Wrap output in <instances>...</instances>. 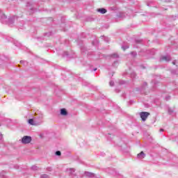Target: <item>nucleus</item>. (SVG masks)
Wrapping results in <instances>:
<instances>
[{
  "label": "nucleus",
  "mask_w": 178,
  "mask_h": 178,
  "mask_svg": "<svg viewBox=\"0 0 178 178\" xmlns=\"http://www.w3.org/2000/svg\"><path fill=\"white\" fill-rule=\"evenodd\" d=\"M31 136H25L22 138V144H30L31 143Z\"/></svg>",
  "instance_id": "obj_1"
},
{
  "label": "nucleus",
  "mask_w": 178,
  "mask_h": 178,
  "mask_svg": "<svg viewBox=\"0 0 178 178\" xmlns=\"http://www.w3.org/2000/svg\"><path fill=\"white\" fill-rule=\"evenodd\" d=\"M140 116L143 122H145L147 120L148 116H149V113L148 112H141L140 113Z\"/></svg>",
  "instance_id": "obj_2"
},
{
  "label": "nucleus",
  "mask_w": 178,
  "mask_h": 178,
  "mask_svg": "<svg viewBox=\"0 0 178 178\" xmlns=\"http://www.w3.org/2000/svg\"><path fill=\"white\" fill-rule=\"evenodd\" d=\"M160 60H165V62H169V60H170V56H163L161 57Z\"/></svg>",
  "instance_id": "obj_3"
},
{
  "label": "nucleus",
  "mask_w": 178,
  "mask_h": 178,
  "mask_svg": "<svg viewBox=\"0 0 178 178\" xmlns=\"http://www.w3.org/2000/svg\"><path fill=\"white\" fill-rule=\"evenodd\" d=\"M137 157L138 159H144L145 158V154H144V152H141L140 153L138 154Z\"/></svg>",
  "instance_id": "obj_4"
},
{
  "label": "nucleus",
  "mask_w": 178,
  "mask_h": 178,
  "mask_svg": "<svg viewBox=\"0 0 178 178\" xmlns=\"http://www.w3.org/2000/svg\"><path fill=\"white\" fill-rule=\"evenodd\" d=\"M97 12H99V13H102V15H105V13H106L107 10L105 8H99V9H97Z\"/></svg>",
  "instance_id": "obj_5"
},
{
  "label": "nucleus",
  "mask_w": 178,
  "mask_h": 178,
  "mask_svg": "<svg viewBox=\"0 0 178 178\" xmlns=\"http://www.w3.org/2000/svg\"><path fill=\"white\" fill-rule=\"evenodd\" d=\"M60 115H62L63 116H66V115H67V111H66V108L60 109Z\"/></svg>",
  "instance_id": "obj_6"
},
{
  "label": "nucleus",
  "mask_w": 178,
  "mask_h": 178,
  "mask_svg": "<svg viewBox=\"0 0 178 178\" xmlns=\"http://www.w3.org/2000/svg\"><path fill=\"white\" fill-rule=\"evenodd\" d=\"M85 175H86V176H87L88 177L95 178V175H94L93 173L88 172H85Z\"/></svg>",
  "instance_id": "obj_7"
},
{
  "label": "nucleus",
  "mask_w": 178,
  "mask_h": 178,
  "mask_svg": "<svg viewBox=\"0 0 178 178\" xmlns=\"http://www.w3.org/2000/svg\"><path fill=\"white\" fill-rule=\"evenodd\" d=\"M28 122L29 124H31V126H35V124L34 123V120L33 119H29L28 120Z\"/></svg>",
  "instance_id": "obj_8"
},
{
  "label": "nucleus",
  "mask_w": 178,
  "mask_h": 178,
  "mask_svg": "<svg viewBox=\"0 0 178 178\" xmlns=\"http://www.w3.org/2000/svg\"><path fill=\"white\" fill-rule=\"evenodd\" d=\"M129 48V44H125L124 46H122V49H123V51H126V49H128Z\"/></svg>",
  "instance_id": "obj_9"
},
{
  "label": "nucleus",
  "mask_w": 178,
  "mask_h": 178,
  "mask_svg": "<svg viewBox=\"0 0 178 178\" xmlns=\"http://www.w3.org/2000/svg\"><path fill=\"white\" fill-rule=\"evenodd\" d=\"M111 58H119V55H118V54H111Z\"/></svg>",
  "instance_id": "obj_10"
},
{
  "label": "nucleus",
  "mask_w": 178,
  "mask_h": 178,
  "mask_svg": "<svg viewBox=\"0 0 178 178\" xmlns=\"http://www.w3.org/2000/svg\"><path fill=\"white\" fill-rule=\"evenodd\" d=\"M31 169H32L33 170H38V167L36 166V165H33V166L31 167Z\"/></svg>",
  "instance_id": "obj_11"
},
{
  "label": "nucleus",
  "mask_w": 178,
  "mask_h": 178,
  "mask_svg": "<svg viewBox=\"0 0 178 178\" xmlns=\"http://www.w3.org/2000/svg\"><path fill=\"white\" fill-rule=\"evenodd\" d=\"M56 155L57 156H60V155H62V153L60 152V151H56Z\"/></svg>",
  "instance_id": "obj_12"
},
{
  "label": "nucleus",
  "mask_w": 178,
  "mask_h": 178,
  "mask_svg": "<svg viewBox=\"0 0 178 178\" xmlns=\"http://www.w3.org/2000/svg\"><path fill=\"white\" fill-rule=\"evenodd\" d=\"M145 87H147V83L146 82H145L143 83V86L141 87V90H144L145 88Z\"/></svg>",
  "instance_id": "obj_13"
},
{
  "label": "nucleus",
  "mask_w": 178,
  "mask_h": 178,
  "mask_svg": "<svg viewBox=\"0 0 178 178\" xmlns=\"http://www.w3.org/2000/svg\"><path fill=\"white\" fill-rule=\"evenodd\" d=\"M40 178H49V176H48L47 175H42L40 176Z\"/></svg>",
  "instance_id": "obj_14"
},
{
  "label": "nucleus",
  "mask_w": 178,
  "mask_h": 178,
  "mask_svg": "<svg viewBox=\"0 0 178 178\" xmlns=\"http://www.w3.org/2000/svg\"><path fill=\"white\" fill-rule=\"evenodd\" d=\"M168 113L169 115H172V113H173V110L172 108H168Z\"/></svg>",
  "instance_id": "obj_15"
},
{
  "label": "nucleus",
  "mask_w": 178,
  "mask_h": 178,
  "mask_svg": "<svg viewBox=\"0 0 178 178\" xmlns=\"http://www.w3.org/2000/svg\"><path fill=\"white\" fill-rule=\"evenodd\" d=\"M109 84H110L111 87H113V86H115V82L111 81H110Z\"/></svg>",
  "instance_id": "obj_16"
},
{
  "label": "nucleus",
  "mask_w": 178,
  "mask_h": 178,
  "mask_svg": "<svg viewBox=\"0 0 178 178\" xmlns=\"http://www.w3.org/2000/svg\"><path fill=\"white\" fill-rule=\"evenodd\" d=\"M9 23H10V24H13V19H9Z\"/></svg>",
  "instance_id": "obj_17"
},
{
  "label": "nucleus",
  "mask_w": 178,
  "mask_h": 178,
  "mask_svg": "<svg viewBox=\"0 0 178 178\" xmlns=\"http://www.w3.org/2000/svg\"><path fill=\"white\" fill-rule=\"evenodd\" d=\"M136 44H140V42H141V40H136Z\"/></svg>",
  "instance_id": "obj_18"
},
{
  "label": "nucleus",
  "mask_w": 178,
  "mask_h": 178,
  "mask_svg": "<svg viewBox=\"0 0 178 178\" xmlns=\"http://www.w3.org/2000/svg\"><path fill=\"white\" fill-rule=\"evenodd\" d=\"M47 170L49 172H51L52 171V168H51V167L47 168Z\"/></svg>",
  "instance_id": "obj_19"
},
{
  "label": "nucleus",
  "mask_w": 178,
  "mask_h": 178,
  "mask_svg": "<svg viewBox=\"0 0 178 178\" xmlns=\"http://www.w3.org/2000/svg\"><path fill=\"white\" fill-rule=\"evenodd\" d=\"M169 99H170V96H168L165 97L166 101H169Z\"/></svg>",
  "instance_id": "obj_20"
},
{
  "label": "nucleus",
  "mask_w": 178,
  "mask_h": 178,
  "mask_svg": "<svg viewBox=\"0 0 178 178\" xmlns=\"http://www.w3.org/2000/svg\"><path fill=\"white\" fill-rule=\"evenodd\" d=\"M1 17L2 19H6V15H5V14H3Z\"/></svg>",
  "instance_id": "obj_21"
},
{
  "label": "nucleus",
  "mask_w": 178,
  "mask_h": 178,
  "mask_svg": "<svg viewBox=\"0 0 178 178\" xmlns=\"http://www.w3.org/2000/svg\"><path fill=\"white\" fill-rule=\"evenodd\" d=\"M38 118H39V119H40V120H42L43 116H42V115H40Z\"/></svg>",
  "instance_id": "obj_22"
},
{
  "label": "nucleus",
  "mask_w": 178,
  "mask_h": 178,
  "mask_svg": "<svg viewBox=\"0 0 178 178\" xmlns=\"http://www.w3.org/2000/svg\"><path fill=\"white\" fill-rule=\"evenodd\" d=\"M70 170L71 171V173H73V172H74V168H70Z\"/></svg>",
  "instance_id": "obj_23"
},
{
  "label": "nucleus",
  "mask_w": 178,
  "mask_h": 178,
  "mask_svg": "<svg viewBox=\"0 0 178 178\" xmlns=\"http://www.w3.org/2000/svg\"><path fill=\"white\" fill-rule=\"evenodd\" d=\"M3 138V136L2 134H0V140H2Z\"/></svg>",
  "instance_id": "obj_24"
},
{
  "label": "nucleus",
  "mask_w": 178,
  "mask_h": 178,
  "mask_svg": "<svg viewBox=\"0 0 178 178\" xmlns=\"http://www.w3.org/2000/svg\"><path fill=\"white\" fill-rule=\"evenodd\" d=\"M20 63H26V65H27V62H25V61H23V60H21Z\"/></svg>",
  "instance_id": "obj_25"
},
{
  "label": "nucleus",
  "mask_w": 178,
  "mask_h": 178,
  "mask_svg": "<svg viewBox=\"0 0 178 178\" xmlns=\"http://www.w3.org/2000/svg\"><path fill=\"white\" fill-rule=\"evenodd\" d=\"M131 54H132V55H137V53H136V52H132Z\"/></svg>",
  "instance_id": "obj_26"
},
{
  "label": "nucleus",
  "mask_w": 178,
  "mask_h": 178,
  "mask_svg": "<svg viewBox=\"0 0 178 178\" xmlns=\"http://www.w3.org/2000/svg\"><path fill=\"white\" fill-rule=\"evenodd\" d=\"M172 63H173L174 65H176V61H173Z\"/></svg>",
  "instance_id": "obj_27"
},
{
  "label": "nucleus",
  "mask_w": 178,
  "mask_h": 178,
  "mask_svg": "<svg viewBox=\"0 0 178 178\" xmlns=\"http://www.w3.org/2000/svg\"><path fill=\"white\" fill-rule=\"evenodd\" d=\"M65 55H69V54L67 53V51L65 52Z\"/></svg>",
  "instance_id": "obj_28"
},
{
  "label": "nucleus",
  "mask_w": 178,
  "mask_h": 178,
  "mask_svg": "<svg viewBox=\"0 0 178 178\" xmlns=\"http://www.w3.org/2000/svg\"><path fill=\"white\" fill-rule=\"evenodd\" d=\"M160 131H163V129H160Z\"/></svg>",
  "instance_id": "obj_29"
},
{
  "label": "nucleus",
  "mask_w": 178,
  "mask_h": 178,
  "mask_svg": "<svg viewBox=\"0 0 178 178\" xmlns=\"http://www.w3.org/2000/svg\"><path fill=\"white\" fill-rule=\"evenodd\" d=\"M96 70H97V68H95V69H94V72H95Z\"/></svg>",
  "instance_id": "obj_30"
},
{
  "label": "nucleus",
  "mask_w": 178,
  "mask_h": 178,
  "mask_svg": "<svg viewBox=\"0 0 178 178\" xmlns=\"http://www.w3.org/2000/svg\"><path fill=\"white\" fill-rule=\"evenodd\" d=\"M114 63H118V62H115Z\"/></svg>",
  "instance_id": "obj_31"
}]
</instances>
